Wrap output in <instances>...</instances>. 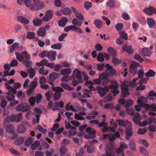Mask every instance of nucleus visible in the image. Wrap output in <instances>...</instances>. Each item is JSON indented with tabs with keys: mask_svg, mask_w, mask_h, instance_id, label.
Listing matches in <instances>:
<instances>
[{
	"mask_svg": "<svg viewBox=\"0 0 156 156\" xmlns=\"http://www.w3.org/2000/svg\"><path fill=\"white\" fill-rule=\"evenodd\" d=\"M22 53L24 55V57L21 54L16 52L15 54L16 58L19 62H23V64L25 67L29 68L28 70V72L29 73V77L30 79L32 78L35 76L36 72L34 69L30 68L32 63V62L30 60V56L26 51L22 52Z\"/></svg>",
	"mask_w": 156,
	"mask_h": 156,
	"instance_id": "nucleus-1",
	"label": "nucleus"
},
{
	"mask_svg": "<svg viewBox=\"0 0 156 156\" xmlns=\"http://www.w3.org/2000/svg\"><path fill=\"white\" fill-rule=\"evenodd\" d=\"M60 74L58 73L53 72L50 73L49 76L48 83L52 85V90L55 91L63 92L64 90L60 87H55L53 85V82L60 77Z\"/></svg>",
	"mask_w": 156,
	"mask_h": 156,
	"instance_id": "nucleus-2",
	"label": "nucleus"
},
{
	"mask_svg": "<svg viewBox=\"0 0 156 156\" xmlns=\"http://www.w3.org/2000/svg\"><path fill=\"white\" fill-rule=\"evenodd\" d=\"M72 76L74 78L72 82L73 85L75 86L78 85L81 81L82 79V72L77 69H76L73 71Z\"/></svg>",
	"mask_w": 156,
	"mask_h": 156,
	"instance_id": "nucleus-3",
	"label": "nucleus"
},
{
	"mask_svg": "<svg viewBox=\"0 0 156 156\" xmlns=\"http://www.w3.org/2000/svg\"><path fill=\"white\" fill-rule=\"evenodd\" d=\"M30 109V107L26 103L19 104L15 108V110L18 112H27Z\"/></svg>",
	"mask_w": 156,
	"mask_h": 156,
	"instance_id": "nucleus-4",
	"label": "nucleus"
},
{
	"mask_svg": "<svg viewBox=\"0 0 156 156\" xmlns=\"http://www.w3.org/2000/svg\"><path fill=\"white\" fill-rule=\"evenodd\" d=\"M34 6L31 5L30 9L31 10L41 9L44 7V3L39 0H33Z\"/></svg>",
	"mask_w": 156,
	"mask_h": 156,
	"instance_id": "nucleus-5",
	"label": "nucleus"
},
{
	"mask_svg": "<svg viewBox=\"0 0 156 156\" xmlns=\"http://www.w3.org/2000/svg\"><path fill=\"white\" fill-rule=\"evenodd\" d=\"M96 89L99 96L101 97L105 96L109 90L108 87L107 86L102 88L100 86H98L96 87Z\"/></svg>",
	"mask_w": 156,
	"mask_h": 156,
	"instance_id": "nucleus-6",
	"label": "nucleus"
},
{
	"mask_svg": "<svg viewBox=\"0 0 156 156\" xmlns=\"http://www.w3.org/2000/svg\"><path fill=\"white\" fill-rule=\"evenodd\" d=\"M105 67L108 70H105V72L107 73L108 75L109 76H113L116 74V71L112 66L108 64H106Z\"/></svg>",
	"mask_w": 156,
	"mask_h": 156,
	"instance_id": "nucleus-7",
	"label": "nucleus"
},
{
	"mask_svg": "<svg viewBox=\"0 0 156 156\" xmlns=\"http://www.w3.org/2000/svg\"><path fill=\"white\" fill-rule=\"evenodd\" d=\"M86 132L89 133V134L85 136V137L87 138L93 139L96 136V131L92 128L89 127L85 129Z\"/></svg>",
	"mask_w": 156,
	"mask_h": 156,
	"instance_id": "nucleus-8",
	"label": "nucleus"
},
{
	"mask_svg": "<svg viewBox=\"0 0 156 156\" xmlns=\"http://www.w3.org/2000/svg\"><path fill=\"white\" fill-rule=\"evenodd\" d=\"M127 148L128 146L126 143L124 142H121L119 148L116 149V152L117 153L121 154L122 156H123L124 154V150Z\"/></svg>",
	"mask_w": 156,
	"mask_h": 156,
	"instance_id": "nucleus-9",
	"label": "nucleus"
},
{
	"mask_svg": "<svg viewBox=\"0 0 156 156\" xmlns=\"http://www.w3.org/2000/svg\"><path fill=\"white\" fill-rule=\"evenodd\" d=\"M140 64L138 62H133L130 65L129 71L133 75L137 73V68L140 66Z\"/></svg>",
	"mask_w": 156,
	"mask_h": 156,
	"instance_id": "nucleus-10",
	"label": "nucleus"
},
{
	"mask_svg": "<svg viewBox=\"0 0 156 156\" xmlns=\"http://www.w3.org/2000/svg\"><path fill=\"white\" fill-rule=\"evenodd\" d=\"M116 122L120 126L125 127L126 126H132L131 123L126 119L124 120L123 119H118L116 120Z\"/></svg>",
	"mask_w": 156,
	"mask_h": 156,
	"instance_id": "nucleus-11",
	"label": "nucleus"
},
{
	"mask_svg": "<svg viewBox=\"0 0 156 156\" xmlns=\"http://www.w3.org/2000/svg\"><path fill=\"white\" fill-rule=\"evenodd\" d=\"M143 11L150 16L152 15L153 13L156 14V9L152 6H150L144 9Z\"/></svg>",
	"mask_w": 156,
	"mask_h": 156,
	"instance_id": "nucleus-12",
	"label": "nucleus"
},
{
	"mask_svg": "<svg viewBox=\"0 0 156 156\" xmlns=\"http://www.w3.org/2000/svg\"><path fill=\"white\" fill-rule=\"evenodd\" d=\"M107 149L105 151L107 156H115L114 154L112 153V150L113 148V145L111 143L108 144L107 146Z\"/></svg>",
	"mask_w": 156,
	"mask_h": 156,
	"instance_id": "nucleus-13",
	"label": "nucleus"
},
{
	"mask_svg": "<svg viewBox=\"0 0 156 156\" xmlns=\"http://www.w3.org/2000/svg\"><path fill=\"white\" fill-rule=\"evenodd\" d=\"M53 11L51 10L48 11L46 13L44 16L43 18L44 21H48L50 20L53 16Z\"/></svg>",
	"mask_w": 156,
	"mask_h": 156,
	"instance_id": "nucleus-14",
	"label": "nucleus"
},
{
	"mask_svg": "<svg viewBox=\"0 0 156 156\" xmlns=\"http://www.w3.org/2000/svg\"><path fill=\"white\" fill-rule=\"evenodd\" d=\"M147 99L144 96L139 97L137 98V103L141 107H144L145 108L144 104H147L143 103V101H147Z\"/></svg>",
	"mask_w": 156,
	"mask_h": 156,
	"instance_id": "nucleus-15",
	"label": "nucleus"
},
{
	"mask_svg": "<svg viewBox=\"0 0 156 156\" xmlns=\"http://www.w3.org/2000/svg\"><path fill=\"white\" fill-rule=\"evenodd\" d=\"M17 19L19 22L24 25L29 24L30 22L29 20L27 19L25 17L22 16H18L17 17Z\"/></svg>",
	"mask_w": 156,
	"mask_h": 156,
	"instance_id": "nucleus-16",
	"label": "nucleus"
},
{
	"mask_svg": "<svg viewBox=\"0 0 156 156\" xmlns=\"http://www.w3.org/2000/svg\"><path fill=\"white\" fill-rule=\"evenodd\" d=\"M22 117V113L20 112L18 114H13L12 115V118L13 119V122H18L20 121Z\"/></svg>",
	"mask_w": 156,
	"mask_h": 156,
	"instance_id": "nucleus-17",
	"label": "nucleus"
},
{
	"mask_svg": "<svg viewBox=\"0 0 156 156\" xmlns=\"http://www.w3.org/2000/svg\"><path fill=\"white\" fill-rule=\"evenodd\" d=\"M122 48L123 51L126 52L129 54H132L133 52V50L132 49L130 45H123Z\"/></svg>",
	"mask_w": 156,
	"mask_h": 156,
	"instance_id": "nucleus-18",
	"label": "nucleus"
},
{
	"mask_svg": "<svg viewBox=\"0 0 156 156\" xmlns=\"http://www.w3.org/2000/svg\"><path fill=\"white\" fill-rule=\"evenodd\" d=\"M145 108L147 110H151L153 111H156V104L152 103L151 104H144Z\"/></svg>",
	"mask_w": 156,
	"mask_h": 156,
	"instance_id": "nucleus-19",
	"label": "nucleus"
},
{
	"mask_svg": "<svg viewBox=\"0 0 156 156\" xmlns=\"http://www.w3.org/2000/svg\"><path fill=\"white\" fill-rule=\"evenodd\" d=\"M133 133L132 128L130 127L127 128L125 131L126 139L127 140H129L132 136Z\"/></svg>",
	"mask_w": 156,
	"mask_h": 156,
	"instance_id": "nucleus-20",
	"label": "nucleus"
},
{
	"mask_svg": "<svg viewBox=\"0 0 156 156\" xmlns=\"http://www.w3.org/2000/svg\"><path fill=\"white\" fill-rule=\"evenodd\" d=\"M57 55L56 51H51L48 52L47 57L50 59L53 60H55L56 59Z\"/></svg>",
	"mask_w": 156,
	"mask_h": 156,
	"instance_id": "nucleus-21",
	"label": "nucleus"
},
{
	"mask_svg": "<svg viewBox=\"0 0 156 156\" xmlns=\"http://www.w3.org/2000/svg\"><path fill=\"white\" fill-rule=\"evenodd\" d=\"M68 21V20L66 17H63L58 21V25L59 26L64 27Z\"/></svg>",
	"mask_w": 156,
	"mask_h": 156,
	"instance_id": "nucleus-22",
	"label": "nucleus"
},
{
	"mask_svg": "<svg viewBox=\"0 0 156 156\" xmlns=\"http://www.w3.org/2000/svg\"><path fill=\"white\" fill-rule=\"evenodd\" d=\"M19 45V43L17 42H15L12 44L10 46L9 49V53H13L18 48Z\"/></svg>",
	"mask_w": 156,
	"mask_h": 156,
	"instance_id": "nucleus-23",
	"label": "nucleus"
},
{
	"mask_svg": "<svg viewBox=\"0 0 156 156\" xmlns=\"http://www.w3.org/2000/svg\"><path fill=\"white\" fill-rule=\"evenodd\" d=\"M142 53L145 56H150L151 54L152 51L147 48H144L142 50Z\"/></svg>",
	"mask_w": 156,
	"mask_h": 156,
	"instance_id": "nucleus-24",
	"label": "nucleus"
},
{
	"mask_svg": "<svg viewBox=\"0 0 156 156\" xmlns=\"http://www.w3.org/2000/svg\"><path fill=\"white\" fill-rule=\"evenodd\" d=\"M37 34L39 36H44L46 34L45 29L44 28H40L37 31Z\"/></svg>",
	"mask_w": 156,
	"mask_h": 156,
	"instance_id": "nucleus-25",
	"label": "nucleus"
},
{
	"mask_svg": "<svg viewBox=\"0 0 156 156\" xmlns=\"http://www.w3.org/2000/svg\"><path fill=\"white\" fill-rule=\"evenodd\" d=\"M5 131L7 133H13L15 131V128L12 124H8L6 126Z\"/></svg>",
	"mask_w": 156,
	"mask_h": 156,
	"instance_id": "nucleus-26",
	"label": "nucleus"
},
{
	"mask_svg": "<svg viewBox=\"0 0 156 156\" xmlns=\"http://www.w3.org/2000/svg\"><path fill=\"white\" fill-rule=\"evenodd\" d=\"M17 130L18 133H23L26 132V128L24 125L20 124L17 126Z\"/></svg>",
	"mask_w": 156,
	"mask_h": 156,
	"instance_id": "nucleus-27",
	"label": "nucleus"
},
{
	"mask_svg": "<svg viewBox=\"0 0 156 156\" xmlns=\"http://www.w3.org/2000/svg\"><path fill=\"white\" fill-rule=\"evenodd\" d=\"M111 85L109 86V88L111 89H118L119 84L117 81L114 80L111 82Z\"/></svg>",
	"mask_w": 156,
	"mask_h": 156,
	"instance_id": "nucleus-28",
	"label": "nucleus"
},
{
	"mask_svg": "<svg viewBox=\"0 0 156 156\" xmlns=\"http://www.w3.org/2000/svg\"><path fill=\"white\" fill-rule=\"evenodd\" d=\"M87 125L86 124L80 126L79 127L80 132L78 133L79 136H82L84 135V129L87 127Z\"/></svg>",
	"mask_w": 156,
	"mask_h": 156,
	"instance_id": "nucleus-29",
	"label": "nucleus"
},
{
	"mask_svg": "<svg viewBox=\"0 0 156 156\" xmlns=\"http://www.w3.org/2000/svg\"><path fill=\"white\" fill-rule=\"evenodd\" d=\"M147 24L149 25V27L153 28L154 26L155 23L154 20L152 18L147 19Z\"/></svg>",
	"mask_w": 156,
	"mask_h": 156,
	"instance_id": "nucleus-30",
	"label": "nucleus"
},
{
	"mask_svg": "<svg viewBox=\"0 0 156 156\" xmlns=\"http://www.w3.org/2000/svg\"><path fill=\"white\" fill-rule=\"evenodd\" d=\"M121 89L123 97H125L129 95V93L128 88L125 87H121Z\"/></svg>",
	"mask_w": 156,
	"mask_h": 156,
	"instance_id": "nucleus-31",
	"label": "nucleus"
},
{
	"mask_svg": "<svg viewBox=\"0 0 156 156\" xmlns=\"http://www.w3.org/2000/svg\"><path fill=\"white\" fill-rule=\"evenodd\" d=\"M89 114L90 115H87L86 116L87 119H94L96 118V115H98V112L96 111H94L90 113Z\"/></svg>",
	"mask_w": 156,
	"mask_h": 156,
	"instance_id": "nucleus-32",
	"label": "nucleus"
},
{
	"mask_svg": "<svg viewBox=\"0 0 156 156\" xmlns=\"http://www.w3.org/2000/svg\"><path fill=\"white\" fill-rule=\"evenodd\" d=\"M71 70L70 68H65L62 70L60 71V74L62 75H68L71 73Z\"/></svg>",
	"mask_w": 156,
	"mask_h": 156,
	"instance_id": "nucleus-33",
	"label": "nucleus"
},
{
	"mask_svg": "<svg viewBox=\"0 0 156 156\" xmlns=\"http://www.w3.org/2000/svg\"><path fill=\"white\" fill-rule=\"evenodd\" d=\"M25 137H19L17 138L16 140L15 141V145L19 146L23 143Z\"/></svg>",
	"mask_w": 156,
	"mask_h": 156,
	"instance_id": "nucleus-34",
	"label": "nucleus"
},
{
	"mask_svg": "<svg viewBox=\"0 0 156 156\" xmlns=\"http://www.w3.org/2000/svg\"><path fill=\"white\" fill-rule=\"evenodd\" d=\"M48 61L46 59H44L41 60L39 62H37L35 64L39 66H47V64L48 63Z\"/></svg>",
	"mask_w": 156,
	"mask_h": 156,
	"instance_id": "nucleus-35",
	"label": "nucleus"
},
{
	"mask_svg": "<svg viewBox=\"0 0 156 156\" xmlns=\"http://www.w3.org/2000/svg\"><path fill=\"white\" fill-rule=\"evenodd\" d=\"M94 24L97 28L100 29L102 27V23L101 20L96 19L94 21Z\"/></svg>",
	"mask_w": 156,
	"mask_h": 156,
	"instance_id": "nucleus-36",
	"label": "nucleus"
},
{
	"mask_svg": "<svg viewBox=\"0 0 156 156\" xmlns=\"http://www.w3.org/2000/svg\"><path fill=\"white\" fill-rule=\"evenodd\" d=\"M42 22L41 19L38 18L34 19L33 20L34 25L36 26H40Z\"/></svg>",
	"mask_w": 156,
	"mask_h": 156,
	"instance_id": "nucleus-37",
	"label": "nucleus"
},
{
	"mask_svg": "<svg viewBox=\"0 0 156 156\" xmlns=\"http://www.w3.org/2000/svg\"><path fill=\"white\" fill-rule=\"evenodd\" d=\"M62 43H58L51 45V47L54 49L60 50L62 48Z\"/></svg>",
	"mask_w": 156,
	"mask_h": 156,
	"instance_id": "nucleus-38",
	"label": "nucleus"
},
{
	"mask_svg": "<svg viewBox=\"0 0 156 156\" xmlns=\"http://www.w3.org/2000/svg\"><path fill=\"white\" fill-rule=\"evenodd\" d=\"M8 96L6 97V98L9 101H14L15 96L12 94L10 93V91H8L5 93Z\"/></svg>",
	"mask_w": 156,
	"mask_h": 156,
	"instance_id": "nucleus-39",
	"label": "nucleus"
},
{
	"mask_svg": "<svg viewBox=\"0 0 156 156\" xmlns=\"http://www.w3.org/2000/svg\"><path fill=\"white\" fill-rule=\"evenodd\" d=\"M35 34L34 32H29L27 33L26 37L29 39H33L35 38Z\"/></svg>",
	"mask_w": 156,
	"mask_h": 156,
	"instance_id": "nucleus-40",
	"label": "nucleus"
},
{
	"mask_svg": "<svg viewBox=\"0 0 156 156\" xmlns=\"http://www.w3.org/2000/svg\"><path fill=\"white\" fill-rule=\"evenodd\" d=\"M135 142L134 140L133 139H131L129 143V148L133 151L136 150L135 147Z\"/></svg>",
	"mask_w": 156,
	"mask_h": 156,
	"instance_id": "nucleus-41",
	"label": "nucleus"
},
{
	"mask_svg": "<svg viewBox=\"0 0 156 156\" xmlns=\"http://www.w3.org/2000/svg\"><path fill=\"white\" fill-rule=\"evenodd\" d=\"M107 51L111 55L115 56L116 54V51L112 47H109L108 48Z\"/></svg>",
	"mask_w": 156,
	"mask_h": 156,
	"instance_id": "nucleus-42",
	"label": "nucleus"
},
{
	"mask_svg": "<svg viewBox=\"0 0 156 156\" xmlns=\"http://www.w3.org/2000/svg\"><path fill=\"white\" fill-rule=\"evenodd\" d=\"M72 23L74 25L78 27H80L82 23V22L79 21L76 18H74L72 20Z\"/></svg>",
	"mask_w": 156,
	"mask_h": 156,
	"instance_id": "nucleus-43",
	"label": "nucleus"
},
{
	"mask_svg": "<svg viewBox=\"0 0 156 156\" xmlns=\"http://www.w3.org/2000/svg\"><path fill=\"white\" fill-rule=\"evenodd\" d=\"M140 114L138 113L137 114L135 115L133 119V121L136 124H139L140 123Z\"/></svg>",
	"mask_w": 156,
	"mask_h": 156,
	"instance_id": "nucleus-44",
	"label": "nucleus"
},
{
	"mask_svg": "<svg viewBox=\"0 0 156 156\" xmlns=\"http://www.w3.org/2000/svg\"><path fill=\"white\" fill-rule=\"evenodd\" d=\"M17 97L20 99H23L25 96V94L22 91L20 90L18 91L16 95Z\"/></svg>",
	"mask_w": 156,
	"mask_h": 156,
	"instance_id": "nucleus-45",
	"label": "nucleus"
},
{
	"mask_svg": "<svg viewBox=\"0 0 156 156\" xmlns=\"http://www.w3.org/2000/svg\"><path fill=\"white\" fill-rule=\"evenodd\" d=\"M97 60L100 62H103L105 60L104 55L103 53H100L97 57Z\"/></svg>",
	"mask_w": 156,
	"mask_h": 156,
	"instance_id": "nucleus-46",
	"label": "nucleus"
},
{
	"mask_svg": "<svg viewBox=\"0 0 156 156\" xmlns=\"http://www.w3.org/2000/svg\"><path fill=\"white\" fill-rule=\"evenodd\" d=\"M33 142V138L31 137H30L26 140L25 145L26 146H30L31 145Z\"/></svg>",
	"mask_w": 156,
	"mask_h": 156,
	"instance_id": "nucleus-47",
	"label": "nucleus"
},
{
	"mask_svg": "<svg viewBox=\"0 0 156 156\" xmlns=\"http://www.w3.org/2000/svg\"><path fill=\"white\" fill-rule=\"evenodd\" d=\"M62 12L64 15H69L72 13L71 10L68 8H66L62 10Z\"/></svg>",
	"mask_w": 156,
	"mask_h": 156,
	"instance_id": "nucleus-48",
	"label": "nucleus"
},
{
	"mask_svg": "<svg viewBox=\"0 0 156 156\" xmlns=\"http://www.w3.org/2000/svg\"><path fill=\"white\" fill-rule=\"evenodd\" d=\"M155 72L152 70L150 69L148 72L146 73L145 75L146 76L153 77L155 76Z\"/></svg>",
	"mask_w": 156,
	"mask_h": 156,
	"instance_id": "nucleus-49",
	"label": "nucleus"
},
{
	"mask_svg": "<svg viewBox=\"0 0 156 156\" xmlns=\"http://www.w3.org/2000/svg\"><path fill=\"white\" fill-rule=\"evenodd\" d=\"M84 8L86 10H87L91 8L92 6V4L90 2L86 1L84 3Z\"/></svg>",
	"mask_w": 156,
	"mask_h": 156,
	"instance_id": "nucleus-50",
	"label": "nucleus"
},
{
	"mask_svg": "<svg viewBox=\"0 0 156 156\" xmlns=\"http://www.w3.org/2000/svg\"><path fill=\"white\" fill-rule=\"evenodd\" d=\"M70 103L67 104L65 107V108L66 110L67 111H69L70 110H71L73 111H74L75 112H76V110L74 108L73 106L71 105L69 106Z\"/></svg>",
	"mask_w": 156,
	"mask_h": 156,
	"instance_id": "nucleus-51",
	"label": "nucleus"
},
{
	"mask_svg": "<svg viewBox=\"0 0 156 156\" xmlns=\"http://www.w3.org/2000/svg\"><path fill=\"white\" fill-rule=\"evenodd\" d=\"M151 97H156V93L153 90H151L149 92L147 97L149 99H152Z\"/></svg>",
	"mask_w": 156,
	"mask_h": 156,
	"instance_id": "nucleus-52",
	"label": "nucleus"
},
{
	"mask_svg": "<svg viewBox=\"0 0 156 156\" xmlns=\"http://www.w3.org/2000/svg\"><path fill=\"white\" fill-rule=\"evenodd\" d=\"M66 151V148L65 147H62L59 149L60 156H63L65 154Z\"/></svg>",
	"mask_w": 156,
	"mask_h": 156,
	"instance_id": "nucleus-53",
	"label": "nucleus"
},
{
	"mask_svg": "<svg viewBox=\"0 0 156 156\" xmlns=\"http://www.w3.org/2000/svg\"><path fill=\"white\" fill-rule=\"evenodd\" d=\"M62 94L60 93L57 92L54 93L53 95V98L55 100L58 101L61 97Z\"/></svg>",
	"mask_w": 156,
	"mask_h": 156,
	"instance_id": "nucleus-54",
	"label": "nucleus"
},
{
	"mask_svg": "<svg viewBox=\"0 0 156 156\" xmlns=\"http://www.w3.org/2000/svg\"><path fill=\"white\" fill-rule=\"evenodd\" d=\"M39 73L40 74H42L44 75H47L48 73V69L46 70H44V67H41L39 70Z\"/></svg>",
	"mask_w": 156,
	"mask_h": 156,
	"instance_id": "nucleus-55",
	"label": "nucleus"
},
{
	"mask_svg": "<svg viewBox=\"0 0 156 156\" xmlns=\"http://www.w3.org/2000/svg\"><path fill=\"white\" fill-rule=\"evenodd\" d=\"M10 153L15 156H20V154L17 151L15 150L13 148H11L9 149Z\"/></svg>",
	"mask_w": 156,
	"mask_h": 156,
	"instance_id": "nucleus-56",
	"label": "nucleus"
},
{
	"mask_svg": "<svg viewBox=\"0 0 156 156\" xmlns=\"http://www.w3.org/2000/svg\"><path fill=\"white\" fill-rule=\"evenodd\" d=\"M65 124L66 128L67 129H70L72 130H75L76 129V127L71 126L69 122H65Z\"/></svg>",
	"mask_w": 156,
	"mask_h": 156,
	"instance_id": "nucleus-57",
	"label": "nucleus"
},
{
	"mask_svg": "<svg viewBox=\"0 0 156 156\" xmlns=\"http://www.w3.org/2000/svg\"><path fill=\"white\" fill-rule=\"evenodd\" d=\"M75 27L74 25L67 26L64 28V30L66 32H67L70 30H74Z\"/></svg>",
	"mask_w": 156,
	"mask_h": 156,
	"instance_id": "nucleus-58",
	"label": "nucleus"
},
{
	"mask_svg": "<svg viewBox=\"0 0 156 156\" xmlns=\"http://www.w3.org/2000/svg\"><path fill=\"white\" fill-rule=\"evenodd\" d=\"M40 144V142L39 141H35L31 146V149L34 150Z\"/></svg>",
	"mask_w": 156,
	"mask_h": 156,
	"instance_id": "nucleus-59",
	"label": "nucleus"
},
{
	"mask_svg": "<svg viewBox=\"0 0 156 156\" xmlns=\"http://www.w3.org/2000/svg\"><path fill=\"white\" fill-rule=\"evenodd\" d=\"M61 87L66 90H73V88L69 86L68 85L64 83H62L61 84Z\"/></svg>",
	"mask_w": 156,
	"mask_h": 156,
	"instance_id": "nucleus-60",
	"label": "nucleus"
},
{
	"mask_svg": "<svg viewBox=\"0 0 156 156\" xmlns=\"http://www.w3.org/2000/svg\"><path fill=\"white\" fill-rule=\"evenodd\" d=\"M36 99V98L34 97H31L29 99L28 101L31 106H34L35 104Z\"/></svg>",
	"mask_w": 156,
	"mask_h": 156,
	"instance_id": "nucleus-61",
	"label": "nucleus"
},
{
	"mask_svg": "<svg viewBox=\"0 0 156 156\" xmlns=\"http://www.w3.org/2000/svg\"><path fill=\"white\" fill-rule=\"evenodd\" d=\"M37 85V83L34 81H32L30 83L29 87L34 90Z\"/></svg>",
	"mask_w": 156,
	"mask_h": 156,
	"instance_id": "nucleus-62",
	"label": "nucleus"
},
{
	"mask_svg": "<svg viewBox=\"0 0 156 156\" xmlns=\"http://www.w3.org/2000/svg\"><path fill=\"white\" fill-rule=\"evenodd\" d=\"M134 58L138 61L140 63L144 61V59L137 54L135 55Z\"/></svg>",
	"mask_w": 156,
	"mask_h": 156,
	"instance_id": "nucleus-63",
	"label": "nucleus"
},
{
	"mask_svg": "<svg viewBox=\"0 0 156 156\" xmlns=\"http://www.w3.org/2000/svg\"><path fill=\"white\" fill-rule=\"evenodd\" d=\"M112 99V96L110 94H108L105 96L104 98V100L105 102H107L111 101Z\"/></svg>",
	"mask_w": 156,
	"mask_h": 156,
	"instance_id": "nucleus-64",
	"label": "nucleus"
}]
</instances>
